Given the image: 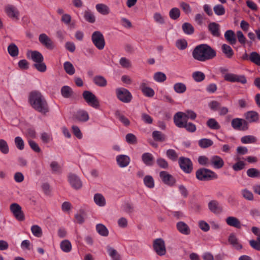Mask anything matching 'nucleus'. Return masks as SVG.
Listing matches in <instances>:
<instances>
[{"instance_id":"nucleus-1","label":"nucleus","mask_w":260,"mask_h":260,"mask_svg":"<svg viewBox=\"0 0 260 260\" xmlns=\"http://www.w3.org/2000/svg\"><path fill=\"white\" fill-rule=\"evenodd\" d=\"M28 102L37 111L45 114L49 111L47 102L44 96L38 91H34L29 93Z\"/></svg>"},{"instance_id":"nucleus-2","label":"nucleus","mask_w":260,"mask_h":260,"mask_svg":"<svg viewBox=\"0 0 260 260\" xmlns=\"http://www.w3.org/2000/svg\"><path fill=\"white\" fill-rule=\"evenodd\" d=\"M216 54V51L207 44L197 46L192 52L193 57L200 61H205L212 59Z\"/></svg>"},{"instance_id":"nucleus-3","label":"nucleus","mask_w":260,"mask_h":260,"mask_svg":"<svg viewBox=\"0 0 260 260\" xmlns=\"http://www.w3.org/2000/svg\"><path fill=\"white\" fill-rule=\"evenodd\" d=\"M219 71L224 80L230 82H238L242 84L247 83L246 77L243 75H238L228 72V69L225 67H220Z\"/></svg>"},{"instance_id":"nucleus-4","label":"nucleus","mask_w":260,"mask_h":260,"mask_svg":"<svg viewBox=\"0 0 260 260\" xmlns=\"http://www.w3.org/2000/svg\"><path fill=\"white\" fill-rule=\"evenodd\" d=\"M196 177L200 180L208 181L217 178V175L210 170L203 168L196 172Z\"/></svg>"},{"instance_id":"nucleus-5","label":"nucleus","mask_w":260,"mask_h":260,"mask_svg":"<svg viewBox=\"0 0 260 260\" xmlns=\"http://www.w3.org/2000/svg\"><path fill=\"white\" fill-rule=\"evenodd\" d=\"M83 97L87 104L94 109H98L100 107V102L96 96L91 91H84Z\"/></svg>"},{"instance_id":"nucleus-6","label":"nucleus","mask_w":260,"mask_h":260,"mask_svg":"<svg viewBox=\"0 0 260 260\" xmlns=\"http://www.w3.org/2000/svg\"><path fill=\"white\" fill-rule=\"evenodd\" d=\"M91 40L94 46L99 50H102L105 46L103 35L100 31H94L91 35Z\"/></svg>"},{"instance_id":"nucleus-7","label":"nucleus","mask_w":260,"mask_h":260,"mask_svg":"<svg viewBox=\"0 0 260 260\" xmlns=\"http://www.w3.org/2000/svg\"><path fill=\"white\" fill-rule=\"evenodd\" d=\"M7 15L13 21H17L20 19V12L17 8L13 5H7L5 7Z\"/></svg>"},{"instance_id":"nucleus-8","label":"nucleus","mask_w":260,"mask_h":260,"mask_svg":"<svg viewBox=\"0 0 260 260\" xmlns=\"http://www.w3.org/2000/svg\"><path fill=\"white\" fill-rule=\"evenodd\" d=\"M116 93L117 98L123 103H128L132 100V94L125 88L121 87L116 89Z\"/></svg>"},{"instance_id":"nucleus-9","label":"nucleus","mask_w":260,"mask_h":260,"mask_svg":"<svg viewBox=\"0 0 260 260\" xmlns=\"http://www.w3.org/2000/svg\"><path fill=\"white\" fill-rule=\"evenodd\" d=\"M153 247L154 251L159 256L165 255L166 253V248L164 240L158 238L154 240Z\"/></svg>"},{"instance_id":"nucleus-10","label":"nucleus","mask_w":260,"mask_h":260,"mask_svg":"<svg viewBox=\"0 0 260 260\" xmlns=\"http://www.w3.org/2000/svg\"><path fill=\"white\" fill-rule=\"evenodd\" d=\"M68 181L71 186L74 189H80L82 186V181L76 174H69L68 176Z\"/></svg>"},{"instance_id":"nucleus-11","label":"nucleus","mask_w":260,"mask_h":260,"mask_svg":"<svg viewBox=\"0 0 260 260\" xmlns=\"http://www.w3.org/2000/svg\"><path fill=\"white\" fill-rule=\"evenodd\" d=\"M10 209L14 216L19 221L24 219V216L21 207L17 203H13L10 206Z\"/></svg>"},{"instance_id":"nucleus-12","label":"nucleus","mask_w":260,"mask_h":260,"mask_svg":"<svg viewBox=\"0 0 260 260\" xmlns=\"http://www.w3.org/2000/svg\"><path fill=\"white\" fill-rule=\"evenodd\" d=\"M232 126L235 129L239 131H246L248 128L247 122L242 118H236L232 120Z\"/></svg>"},{"instance_id":"nucleus-13","label":"nucleus","mask_w":260,"mask_h":260,"mask_svg":"<svg viewBox=\"0 0 260 260\" xmlns=\"http://www.w3.org/2000/svg\"><path fill=\"white\" fill-rule=\"evenodd\" d=\"M179 164L181 169L186 173H189L192 170V164L190 160L186 157H181L179 159Z\"/></svg>"},{"instance_id":"nucleus-14","label":"nucleus","mask_w":260,"mask_h":260,"mask_svg":"<svg viewBox=\"0 0 260 260\" xmlns=\"http://www.w3.org/2000/svg\"><path fill=\"white\" fill-rule=\"evenodd\" d=\"M187 121V118H186L183 112H178L174 115V123L179 128H183L184 123H186Z\"/></svg>"},{"instance_id":"nucleus-15","label":"nucleus","mask_w":260,"mask_h":260,"mask_svg":"<svg viewBox=\"0 0 260 260\" xmlns=\"http://www.w3.org/2000/svg\"><path fill=\"white\" fill-rule=\"evenodd\" d=\"M223 159L218 155H212L210 157V166L215 169H220L224 166Z\"/></svg>"},{"instance_id":"nucleus-16","label":"nucleus","mask_w":260,"mask_h":260,"mask_svg":"<svg viewBox=\"0 0 260 260\" xmlns=\"http://www.w3.org/2000/svg\"><path fill=\"white\" fill-rule=\"evenodd\" d=\"M26 56L28 58L31 59L35 63L43 61L44 58L42 54L38 51L28 50Z\"/></svg>"},{"instance_id":"nucleus-17","label":"nucleus","mask_w":260,"mask_h":260,"mask_svg":"<svg viewBox=\"0 0 260 260\" xmlns=\"http://www.w3.org/2000/svg\"><path fill=\"white\" fill-rule=\"evenodd\" d=\"M116 159L117 165L120 168L127 167L131 161L129 157L124 154L118 155L116 157Z\"/></svg>"},{"instance_id":"nucleus-18","label":"nucleus","mask_w":260,"mask_h":260,"mask_svg":"<svg viewBox=\"0 0 260 260\" xmlns=\"http://www.w3.org/2000/svg\"><path fill=\"white\" fill-rule=\"evenodd\" d=\"M40 42L46 48L52 49L53 48V43L49 37L45 34H41L39 37Z\"/></svg>"},{"instance_id":"nucleus-19","label":"nucleus","mask_w":260,"mask_h":260,"mask_svg":"<svg viewBox=\"0 0 260 260\" xmlns=\"http://www.w3.org/2000/svg\"><path fill=\"white\" fill-rule=\"evenodd\" d=\"M159 176L162 181L166 184L173 185L175 182L174 177L166 171H161Z\"/></svg>"},{"instance_id":"nucleus-20","label":"nucleus","mask_w":260,"mask_h":260,"mask_svg":"<svg viewBox=\"0 0 260 260\" xmlns=\"http://www.w3.org/2000/svg\"><path fill=\"white\" fill-rule=\"evenodd\" d=\"M208 208L211 212L216 214H220L222 211V207L216 200H212L209 202L208 203Z\"/></svg>"},{"instance_id":"nucleus-21","label":"nucleus","mask_w":260,"mask_h":260,"mask_svg":"<svg viewBox=\"0 0 260 260\" xmlns=\"http://www.w3.org/2000/svg\"><path fill=\"white\" fill-rule=\"evenodd\" d=\"M244 116L247 122L252 123L258 121L259 119V114L254 111H249L245 113Z\"/></svg>"},{"instance_id":"nucleus-22","label":"nucleus","mask_w":260,"mask_h":260,"mask_svg":"<svg viewBox=\"0 0 260 260\" xmlns=\"http://www.w3.org/2000/svg\"><path fill=\"white\" fill-rule=\"evenodd\" d=\"M176 227L178 231L184 235H188L190 233V229L189 226L183 221H179L177 223Z\"/></svg>"},{"instance_id":"nucleus-23","label":"nucleus","mask_w":260,"mask_h":260,"mask_svg":"<svg viewBox=\"0 0 260 260\" xmlns=\"http://www.w3.org/2000/svg\"><path fill=\"white\" fill-rule=\"evenodd\" d=\"M226 224L231 226H233L237 229L241 228V224L239 220L234 216H229L225 220Z\"/></svg>"},{"instance_id":"nucleus-24","label":"nucleus","mask_w":260,"mask_h":260,"mask_svg":"<svg viewBox=\"0 0 260 260\" xmlns=\"http://www.w3.org/2000/svg\"><path fill=\"white\" fill-rule=\"evenodd\" d=\"M93 200L95 204L99 207H104L106 204V199L101 193H95L94 195Z\"/></svg>"},{"instance_id":"nucleus-25","label":"nucleus","mask_w":260,"mask_h":260,"mask_svg":"<svg viewBox=\"0 0 260 260\" xmlns=\"http://www.w3.org/2000/svg\"><path fill=\"white\" fill-rule=\"evenodd\" d=\"M89 115L86 111L84 110H80L78 111L76 114V118L82 122L87 121L89 119Z\"/></svg>"},{"instance_id":"nucleus-26","label":"nucleus","mask_w":260,"mask_h":260,"mask_svg":"<svg viewBox=\"0 0 260 260\" xmlns=\"http://www.w3.org/2000/svg\"><path fill=\"white\" fill-rule=\"evenodd\" d=\"M229 242L237 250L242 248V245L239 243L238 239L234 234H231L229 237Z\"/></svg>"},{"instance_id":"nucleus-27","label":"nucleus","mask_w":260,"mask_h":260,"mask_svg":"<svg viewBox=\"0 0 260 260\" xmlns=\"http://www.w3.org/2000/svg\"><path fill=\"white\" fill-rule=\"evenodd\" d=\"M95 8L96 11L103 15H106L109 14V8L105 4H98L96 5Z\"/></svg>"},{"instance_id":"nucleus-28","label":"nucleus","mask_w":260,"mask_h":260,"mask_svg":"<svg viewBox=\"0 0 260 260\" xmlns=\"http://www.w3.org/2000/svg\"><path fill=\"white\" fill-rule=\"evenodd\" d=\"M187 87L186 85L182 82H177L174 84L173 89L175 92L181 94L185 92Z\"/></svg>"},{"instance_id":"nucleus-29","label":"nucleus","mask_w":260,"mask_h":260,"mask_svg":"<svg viewBox=\"0 0 260 260\" xmlns=\"http://www.w3.org/2000/svg\"><path fill=\"white\" fill-rule=\"evenodd\" d=\"M224 37L231 45H234L236 43L235 33L232 30H227L224 34Z\"/></svg>"},{"instance_id":"nucleus-30","label":"nucleus","mask_w":260,"mask_h":260,"mask_svg":"<svg viewBox=\"0 0 260 260\" xmlns=\"http://www.w3.org/2000/svg\"><path fill=\"white\" fill-rule=\"evenodd\" d=\"M93 82L100 87H105L107 85V80L103 76H95L93 78Z\"/></svg>"},{"instance_id":"nucleus-31","label":"nucleus","mask_w":260,"mask_h":260,"mask_svg":"<svg viewBox=\"0 0 260 260\" xmlns=\"http://www.w3.org/2000/svg\"><path fill=\"white\" fill-rule=\"evenodd\" d=\"M208 28L211 34L215 37H218L219 33V25L215 22H212L209 24Z\"/></svg>"},{"instance_id":"nucleus-32","label":"nucleus","mask_w":260,"mask_h":260,"mask_svg":"<svg viewBox=\"0 0 260 260\" xmlns=\"http://www.w3.org/2000/svg\"><path fill=\"white\" fill-rule=\"evenodd\" d=\"M63 68L66 72L69 75H73L75 73V69L73 64L70 61H66L63 63Z\"/></svg>"},{"instance_id":"nucleus-33","label":"nucleus","mask_w":260,"mask_h":260,"mask_svg":"<svg viewBox=\"0 0 260 260\" xmlns=\"http://www.w3.org/2000/svg\"><path fill=\"white\" fill-rule=\"evenodd\" d=\"M8 51L9 54L12 57H16L18 56L19 53L18 48L14 43H11L8 46Z\"/></svg>"},{"instance_id":"nucleus-34","label":"nucleus","mask_w":260,"mask_h":260,"mask_svg":"<svg viewBox=\"0 0 260 260\" xmlns=\"http://www.w3.org/2000/svg\"><path fill=\"white\" fill-rule=\"evenodd\" d=\"M61 249L64 252H69L72 250L71 243L68 240H64L60 244Z\"/></svg>"},{"instance_id":"nucleus-35","label":"nucleus","mask_w":260,"mask_h":260,"mask_svg":"<svg viewBox=\"0 0 260 260\" xmlns=\"http://www.w3.org/2000/svg\"><path fill=\"white\" fill-rule=\"evenodd\" d=\"M207 125L212 129H219L220 125L214 118H209L207 121Z\"/></svg>"},{"instance_id":"nucleus-36","label":"nucleus","mask_w":260,"mask_h":260,"mask_svg":"<svg viewBox=\"0 0 260 260\" xmlns=\"http://www.w3.org/2000/svg\"><path fill=\"white\" fill-rule=\"evenodd\" d=\"M97 232L101 236L106 237L109 234L107 228L103 224H98L96 225Z\"/></svg>"},{"instance_id":"nucleus-37","label":"nucleus","mask_w":260,"mask_h":260,"mask_svg":"<svg viewBox=\"0 0 260 260\" xmlns=\"http://www.w3.org/2000/svg\"><path fill=\"white\" fill-rule=\"evenodd\" d=\"M249 59L252 62L260 66V55L256 52H252L249 55Z\"/></svg>"},{"instance_id":"nucleus-38","label":"nucleus","mask_w":260,"mask_h":260,"mask_svg":"<svg viewBox=\"0 0 260 260\" xmlns=\"http://www.w3.org/2000/svg\"><path fill=\"white\" fill-rule=\"evenodd\" d=\"M0 152L4 154H7L9 152L8 144L3 139H0Z\"/></svg>"},{"instance_id":"nucleus-39","label":"nucleus","mask_w":260,"mask_h":260,"mask_svg":"<svg viewBox=\"0 0 260 260\" xmlns=\"http://www.w3.org/2000/svg\"><path fill=\"white\" fill-rule=\"evenodd\" d=\"M153 156L150 153H145L142 156L143 162L147 166H151L153 162Z\"/></svg>"},{"instance_id":"nucleus-40","label":"nucleus","mask_w":260,"mask_h":260,"mask_svg":"<svg viewBox=\"0 0 260 260\" xmlns=\"http://www.w3.org/2000/svg\"><path fill=\"white\" fill-rule=\"evenodd\" d=\"M182 28L183 32L186 35H191L194 32L193 26L188 22L183 23L182 26Z\"/></svg>"},{"instance_id":"nucleus-41","label":"nucleus","mask_w":260,"mask_h":260,"mask_svg":"<svg viewBox=\"0 0 260 260\" xmlns=\"http://www.w3.org/2000/svg\"><path fill=\"white\" fill-rule=\"evenodd\" d=\"M154 80L159 83L164 82L167 79V77L165 74L161 72H157L154 73L153 75Z\"/></svg>"},{"instance_id":"nucleus-42","label":"nucleus","mask_w":260,"mask_h":260,"mask_svg":"<svg viewBox=\"0 0 260 260\" xmlns=\"http://www.w3.org/2000/svg\"><path fill=\"white\" fill-rule=\"evenodd\" d=\"M143 181L145 186L148 188H153L154 187V181L151 176H146L144 178Z\"/></svg>"},{"instance_id":"nucleus-43","label":"nucleus","mask_w":260,"mask_h":260,"mask_svg":"<svg viewBox=\"0 0 260 260\" xmlns=\"http://www.w3.org/2000/svg\"><path fill=\"white\" fill-rule=\"evenodd\" d=\"M192 77L195 81L200 82L205 79V75L202 72L196 71L192 73Z\"/></svg>"},{"instance_id":"nucleus-44","label":"nucleus","mask_w":260,"mask_h":260,"mask_svg":"<svg viewBox=\"0 0 260 260\" xmlns=\"http://www.w3.org/2000/svg\"><path fill=\"white\" fill-rule=\"evenodd\" d=\"M31 231L32 235L38 238L42 236V230L40 226L38 225H33L31 227Z\"/></svg>"},{"instance_id":"nucleus-45","label":"nucleus","mask_w":260,"mask_h":260,"mask_svg":"<svg viewBox=\"0 0 260 260\" xmlns=\"http://www.w3.org/2000/svg\"><path fill=\"white\" fill-rule=\"evenodd\" d=\"M14 143L16 147L19 150L24 149V142L21 137L17 136L14 139Z\"/></svg>"},{"instance_id":"nucleus-46","label":"nucleus","mask_w":260,"mask_h":260,"mask_svg":"<svg viewBox=\"0 0 260 260\" xmlns=\"http://www.w3.org/2000/svg\"><path fill=\"white\" fill-rule=\"evenodd\" d=\"M61 93L64 98H69L72 96L73 91L69 86H64L61 88Z\"/></svg>"},{"instance_id":"nucleus-47","label":"nucleus","mask_w":260,"mask_h":260,"mask_svg":"<svg viewBox=\"0 0 260 260\" xmlns=\"http://www.w3.org/2000/svg\"><path fill=\"white\" fill-rule=\"evenodd\" d=\"M222 50L223 52L228 58H231L234 54L232 48L226 44H223L222 46Z\"/></svg>"},{"instance_id":"nucleus-48","label":"nucleus","mask_w":260,"mask_h":260,"mask_svg":"<svg viewBox=\"0 0 260 260\" xmlns=\"http://www.w3.org/2000/svg\"><path fill=\"white\" fill-rule=\"evenodd\" d=\"M256 139L251 135H247L241 138V141L243 144H251L256 142Z\"/></svg>"},{"instance_id":"nucleus-49","label":"nucleus","mask_w":260,"mask_h":260,"mask_svg":"<svg viewBox=\"0 0 260 260\" xmlns=\"http://www.w3.org/2000/svg\"><path fill=\"white\" fill-rule=\"evenodd\" d=\"M247 175L249 177L259 178L260 177V171L255 168L249 169L247 171Z\"/></svg>"},{"instance_id":"nucleus-50","label":"nucleus","mask_w":260,"mask_h":260,"mask_svg":"<svg viewBox=\"0 0 260 260\" xmlns=\"http://www.w3.org/2000/svg\"><path fill=\"white\" fill-rule=\"evenodd\" d=\"M241 194L242 197L246 200L248 201H252L254 199V196L252 192L248 190L247 189H244L241 190Z\"/></svg>"},{"instance_id":"nucleus-51","label":"nucleus","mask_w":260,"mask_h":260,"mask_svg":"<svg viewBox=\"0 0 260 260\" xmlns=\"http://www.w3.org/2000/svg\"><path fill=\"white\" fill-rule=\"evenodd\" d=\"M213 144V141L209 139H202L199 142V146L204 148L211 146Z\"/></svg>"},{"instance_id":"nucleus-52","label":"nucleus","mask_w":260,"mask_h":260,"mask_svg":"<svg viewBox=\"0 0 260 260\" xmlns=\"http://www.w3.org/2000/svg\"><path fill=\"white\" fill-rule=\"evenodd\" d=\"M107 251L109 256L113 259V260H120V256L116 250L112 247H108L107 248Z\"/></svg>"},{"instance_id":"nucleus-53","label":"nucleus","mask_w":260,"mask_h":260,"mask_svg":"<svg viewBox=\"0 0 260 260\" xmlns=\"http://www.w3.org/2000/svg\"><path fill=\"white\" fill-rule=\"evenodd\" d=\"M176 46L179 50H184L187 46V42L185 39H178L176 42Z\"/></svg>"},{"instance_id":"nucleus-54","label":"nucleus","mask_w":260,"mask_h":260,"mask_svg":"<svg viewBox=\"0 0 260 260\" xmlns=\"http://www.w3.org/2000/svg\"><path fill=\"white\" fill-rule=\"evenodd\" d=\"M166 155L168 158L176 161L178 157L177 153L173 149H168L166 152Z\"/></svg>"},{"instance_id":"nucleus-55","label":"nucleus","mask_w":260,"mask_h":260,"mask_svg":"<svg viewBox=\"0 0 260 260\" xmlns=\"http://www.w3.org/2000/svg\"><path fill=\"white\" fill-rule=\"evenodd\" d=\"M198 162L201 165L209 167L210 166V157L200 156L198 158Z\"/></svg>"},{"instance_id":"nucleus-56","label":"nucleus","mask_w":260,"mask_h":260,"mask_svg":"<svg viewBox=\"0 0 260 260\" xmlns=\"http://www.w3.org/2000/svg\"><path fill=\"white\" fill-rule=\"evenodd\" d=\"M180 12L178 8H174L171 9L169 12L170 18L173 20H176L179 17Z\"/></svg>"},{"instance_id":"nucleus-57","label":"nucleus","mask_w":260,"mask_h":260,"mask_svg":"<svg viewBox=\"0 0 260 260\" xmlns=\"http://www.w3.org/2000/svg\"><path fill=\"white\" fill-rule=\"evenodd\" d=\"M153 18L155 22L159 24H164L165 22V17L159 13H155Z\"/></svg>"},{"instance_id":"nucleus-58","label":"nucleus","mask_w":260,"mask_h":260,"mask_svg":"<svg viewBox=\"0 0 260 260\" xmlns=\"http://www.w3.org/2000/svg\"><path fill=\"white\" fill-rule=\"evenodd\" d=\"M213 10L215 14L218 16L223 15L225 13V9L221 5H217L213 8Z\"/></svg>"},{"instance_id":"nucleus-59","label":"nucleus","mask_w":260,"mask_h":260,"mask_svg":"<svg viewBox=\"0 0 260 260\" xmlns=\"http://www.w3.org/2000/svg\"><path fill=\"white\" fill-rule=\"evenodd\" d=\"M152 136L154 140L156 141H164L166 139L165 136L160 132L157 131L152 133Z\"/></svg>"},{"instance_id":"nucleus-60","label":"nucleus","mask_w":260,"mask_h":260,"mask_svg":"<svg viewBox=\"0 0 260 260\" xmlns=\"http://www.w3.org/2000/svg\"><path fill=\"white\" fill-rule=\"evenodd\" d=\"M141 91L145 96L149 98L153 97L155 94L154 90L150 87L145 88Z\"/></svg>"},{"instance_id":"nucleus-61","label":"nucleus","mask_w":260,"mask_h":260,"mask_svg":"<svg viewBox=\"0 0 260 260\" xmlns=\"http://www.w3.org/2000/svg\"><path fill=\"white\" fill-rule=\"evenodd\" d=\"M84 18L86 21L90 23H93L95 21V17L93 14L89 11L85 12Z\"/></svg>"},{"instance_id":"nucleus-62","label":"nucleus","mask_w":260,"mask_h":260,"mask_svg":"<svg viewBox=\"0 0 260 260\" xmlns=\"http://www.w3.org/2000/svg\"><path fill=\"white\" fill-rule=\"evenodd\" d=\"M187 120L188 119L194 120L197 117V114L192 110H187L183 112Z\"/></svg>"},{"instance_id":"nucleus-63","label":"nucleus","mask_w":260,"mask_h":260,"mask_svg":"<svg viewBox=\"0 0 260 260\" xmlns=\"http://www.w3.org/2000/svg\"><path fill=\"white\" fill-rule=\"evenodd\" d=\"M34 66L40 72H44L47 69L46 66L43 61L36 62L34 64Z\"/></svg>"},{"instance_id":"nucleus-64","label":"nucleus","mask_w":260,"mask_h":260,"mask_svg":"<svg viewBox=\"0 0 260 260\" xmlns=\"http://www.w3.org/2000/svg\"><path fill=\"white\" fill-rule=\"evenodd\" d=\"M199 228L204 232H208L210 230L209 224L204 220H200L198 222Z\"/></svg>"}]
</instances>
